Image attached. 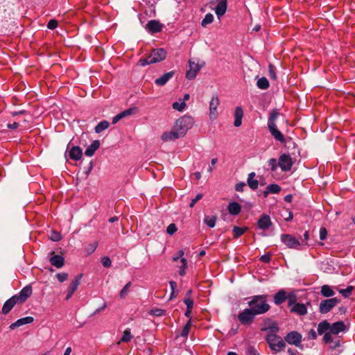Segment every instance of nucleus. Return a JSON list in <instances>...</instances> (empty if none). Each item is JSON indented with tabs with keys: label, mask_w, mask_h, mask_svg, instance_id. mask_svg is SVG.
<instances>
[{
	"label": "nucleus",
	"mask_w": 355,
	"mask_h": 355,
	"mask_svg": "<svg viewBox=\"0 0 355 355\" xmlns=\"http://www.w3.org/2000/svg\"><path fill=\"white\" fill-rule=\"evenodd\" d=\"M97 246H98V243L97 242H94L92 243H90V244L87 245L85 247V250H86V252H87L88 254H91L92 253H93L96 250Z\"/></svg>",
	"instance_id": "48"
},
{
	"label": "nucleus",
	"mask_w": 355,
	"mask_h": 355,
	"mask_svg": "<svg viewBox=\"0 0 355 355\" xmlns=\"http://www.w3.org/2000/svg\"><path fill=\"white\" fill-rule=\"evenodd\" d=\"M346 329V326L345 323L343 321H338L333 323L332 324H330V329L328 333H331V335H337L340 332L345 331Z\"/></svg>",
	"instance_id": "18"
},
{
	"label": "nucleus",
	"mask_w": 355,
	"mask_h": 355,
	"mask_svg": "<svg viewBox=\"0 0 355 355\" xmlns=\"http://www.w3.org/2000/svg\"><path fill=\"white\" fill-rule=\"evenodd\" d=\"M33 289L31 285L24 287L20 292L11 297L3 305L1 312L7 315L16 304H22L31 295Z\"/></svg>",
	"instance_id": "1"
},
{
	"label": "nucleus",
	"mask_w": 355,
	"mask_h": 355,
	"mask_svg": "<svg viewBox=\"0 0 355 355\" xmlns=\"http://www.w3.org/2000/svg\"><path fill=\"white\" fill-rule=\"evenodd\" d=\"M183 136L184 135L180 134V131L177 130L176 126L174 125V126L173 127L172 130L170 132H165L162 135V139L164 141H168L171 140H175Z\"/></svg>",
	"instance_id": "13"
},
{
	"label": "nucleus",
	"mask_w": 355,
	"mask_h": 355,
	"mask_svg": "<svg viewBox=\"0 0 355 355\" xmlns=\"http://www.w3.org/2000/svg\"><path fill=\"white\" fill-rule=\"evenodd\" d=\"M58 26V22L56 19H51L47 24V28L51 30H53Z\"/></svg>",
	"instance_id": "55"
},
{
	"label": "nucleus",
	"mask_w": 355,
	"mask_h": 355,
	"mask_svg": "<svg viewBox=\"0 0 355 355\" xmlns=\"http://www.w3.org/2000/svg\"><path fill=\"white\" fill-rule=\"evenodd\" d=\"M287 293L286 292L281 289L277 291L273 297L274 303L276 305H280L286 300Z\"/></svg>",
	"instance_id": "26"
},
{
	"label": "nucleus",
	"mask_w": 355,
	"mask_h": 355,
	"mask_svg": "<svg viewBox=\"0 0 355 355\" xmlns=\"http://www.w3.org/2000/svg\"><path fill=\"white\" fill-rule=\"evenodd\" d=\"M245 187V184L244 182H240L236 184L235 189L237 191L242 192Z\"/></svg>",
	"instance_id": "64"
},
{
	"label": "nucleus",
	"mask_w": 355,
	"mask_h": 355,
	"mask_svg": "<svg viewBox=\"0 0 355 355\" xmlns=\"http://www.w3.org/2000/svg\"><path fill=\"white\" fill-rule=\"evenodd\" d=\"M284 340L290 345L298 347L302 341V335L296 331H292L286 335Z\"/></svg>",
	"instance_id": "11"
},
{
	"label": "nucleus",
	"mask_w": 355,
	"mask_h": 355,
	"mask_svg": "<svg viewBox=\"0 0 355 355\" xmlns=\"http://www.w3.org/2000/svg\"><path fill=\"white\" fill-rule=\"evenodd\" d=\"M291 313H295L299 315H304L307 313V308L305 304L297 303L294 304L290 309Z\"/></svg>",
	"instance_id": "25"
},
{
	"label": "nucleus",
	"mask_w": 355,
	"mask_h": 355,
	"mask_svg": "<svg viewBox=\"0 0 355 355\" xmlns=\"http://www.w3.org/2000/svg\"><path fill=\"white\" fill-rule=\"evenodd\" d=\"M177 227L175 223H171L166 228V232L169 235H173L177 232Z\"/></svg>",
	"instance_id": "52"
},
{
	"label": "nucleus",
	"mask_w": 355,
	"mask_h": 355,
	"mask_svg": "<svg viewBox=\"0 0 355 355\" xmlns=\"http://www.w3.org/2000/svg\"><path fill=\"white\" fill-rule=\"evenodd\" d=\"M191 292H192L191 290H189L187 292L186 297L184 300V302L187 305V309H191V310L193 309V300L191 297Z\"/></svg>",
	"instance_id": "37"
},
{
	"label": "nucleus",
	"mask_w": 355,
	"mask_h": 355,
	"mask_svg": "<svg viewBox=\"0 0 355 355\" xmlns=\"http://www.w3.org/2000/svg\"><path fill=\"white\" fill-rule=\"evenodd\" d=\"M248 230V228L247 227H240L234 226L233 227V230H232L233 238L238 239L241 235H243Z\"/></svg>",
	"instance_id": "36"
},
{
	"label": "nucleus",
	"mask_w": 355,
	"mask_h": 355,
	"mask_svg": "<svg viewBox=\"0 0 355 355\" xmlns=\"http://www.w3.org/2000/svg\"><path fill=\"white\" fill-rule=\"evenodd\" d=\"M279 113L277 110H273L269 115L268 119V128H270L271 126H275L276 125V120L279 116Z\"/></svg>",
	"instance_id": "34"
},
{
	"label": "nucleus",
	"mask_w": 355,
	"mask_h": 355,
	"mask_svg": "<svg viewBox=\"0 0 355 355\" xmlns=\"http://www.w3.org/2000/svg\"><path fill=\"white\" fill-rule=\"evenodd\" d=\"M276 68L272 64H269L268 66V72H269V76L272 80L277 79V75H276Z\"/></svg>",
	"instance_id": "49"
},
{
	"label": "nucleus",
	"mask_w": 355,
	"mask_h": 355,
	"mask_svg": "<svg viewBox=\"0 0 355 355\" xmlns=\"http://www.w3.org/2000/svg\"><path fill=\"white\" fill-rule=\"evenodd\" d=\"M267 187L270 193H278L281 191V187L277 184H269Z\"/></svg>",
	"instance_id": "47"
},
{
	"label": "nucleus",
	"mask_w": 355,
	"mask_h": 355,
	"mask_svg": "<svg viewBox=\"0 0 355 355\" xmlns=\"http://www.w3.org/2000/svg\"><path fill=\"white\" fill-rule=\"evenodd\" d=\"M100 147V141L98 140L94 141L85 150V154L86 156L92 157L95 151Z\"/></svg>",
	"instance_id": "30"
},
{
	"label": "nucleus",
	"mask_w": 355,
	"mask_h": 355,
	"mask_svg": "<svg viewBox=\"0 0 355 355\" xmlns=\"http://www.w3.org/2000/svg\"><path fill=\"white\" fill-rule=\"evenodd\" d=\"M227 210L230 214L237 216L241 211V206L236 202H232L229 203Z\"/></svg>",
	"instance_id": "28"
},
{
	"label": "nucleus",
	"mask_w": 355,
	"mask_h": 355,
	"mask_svg": "<svg viewBox=\"0 0 355 355\" xmlns=\"http://www.w3.org/2000/svg\"><path fill=\"white\" fill-rule=\"evenodd\" d=\"M307 337L309 340H315L317 338V334L313 329H311L307 334Z\"/></svg>",
	"instance_id": "59"
},
{
	"label": "nucleus",
	"mask_w": 355,
	"mask_h": 355,
	"mask_svg": "<svg viewBox=\"0 0 355 355\" xmlns=\"http://www.w3.org/2000/svg\"><path fill=\"white\" fill-rule=\"evenodd\" d=\"M49 262L57 268H60L64 265V258L62 255L53 254L49 259Z\"/></svg>",
	"instance_id": "24"
},
{
	"label": "nucleus",
	"mask_w": 355,
	"mask_h": 355,
	"mask_svg": "<svg viewBox=\"0 0 355 355\" xmlns=\"http://www.w3.org/2000/svg\"><path fill=\"white\" fill-rule=\"evenodd\" d=\"M266 340L270 349L275 353L283 351L286 347L285 341L277 334H268L266 336Z\"/></svg>",
	"instance_id": "4"
},
{
	"label": "nucleus",
	"mask_w": 355,
	"mask_h": 355,
	"mask_svg": "<svg viewBox=\"0 0 355 355\" xmlns=\"http://www.w3.org/2000/svg\"><path fill=\"white\" fill-rule=\"evenodd\" d=\"M281 241L289 248L296 249L300 245V241L291 234H282Z\"/></svg>",
	"instance_id": "10"
},
{
	"label": "nucleus",
	"mask_w": 355,
	"mask_h": 355,
	"mask_svg": "<svg viewBox=\"0 0 355 355\" xmlns=\"http://www.w3.org/2000/svg\"><path fill=\"white\" fill-rule=\"evenodd\" d=\"M83 155L82 149L79 146H72L68 152L69 159L78 161L80 159Z\"/></svg>",
	"instance_id": "20"
},
{
	"label": "nucleus",
	"mask_w": 355,
	"mask_h": 355,
	"mask_svg": "<svg viewBox=\"0 0 355 355\" xmlns=\"http://www.w3.org/2000/svg\"><path fill=\"white\" fill-rule=\"evenodd\" d=\"M272 225L270 217L267 214H263L257 221L258 227L263 230H268Z\"/></svg>",
	"instance_id": "17"
},
{
	"label": "nucleus",
	"mask_w": 355,
	"mask_h": 355,
	"mask_svg": "<svg viewBox=\"0 0 355 355\" xmlns=\"http://www.w3.org/2000/svg\"><path fill=\"white\" fill-rule=\"evenodd\" d=\"M327 236V230L325 227H322L320 229V240H324L326 239Z\"/></svg>",
	"instance_id": "58"
},
{
	"label": "nucleus",
	"mask_w": 355,
	"mask_h": 355,
	"mask_svg": "<svg viewBox=\"0 0 355 355\" xmlns=\"http://www.w3.org/2000/svg\"><path fill=\"white\" fill-rule=\"evenodd\" d=\"M184 254V252L182 250L178 251L176 255L173 257V261H177L179 259L183 258L182 257Z\"/></svg>",
	"instance_id": "63"
},
{
	"label": "nucleus",
	"mask_w": 355,
	"mask_h": 355,
	"mask_svg": "<svg viewBox=\"0 0 355 355\" xmlns=\"http://www.w3.org/2000/svg\"><path fill=\"white\" fill-rule=\"evenodd\" d=\"M191 327V321L188 320L181 331L180 336L187 338L189 335Z\"/></svg>",
	"instance_id": "42"
},
{
	"label": "nucleus",
	"mask_w": 355,
	"mask_h": 355,
	"mask_svg": "<svg viewBox=\"0 0 355 355\" xmlns=\"http://www.w3.org/2000/svg\"><path fill=\"white\" fill-rule=\"evenodd\" d=\"M61 235L56 232H53L51 236V239L53 241H59L61 239Z\"/></svg>",
	"instance_id": "61"
},
{
	"label": "nucleus",
	"mask_w": 355,
	"mask_h": 355,
	"mask_svg": "<svg viewBox=\"0 0 355 355\" xmlns=\"http://www.w3.org/2000/svg\"><path fill=\"white\" fill-rule=\"evenodd\" d=\"M269 85V82L266 77L259 78L257 82V86L261 89H266Z\"/></svg>",
	"instance_id": "38"
},
{
	"label": "nucleus",
	"mask_w": 355,
	"mask_h": 355,
	"mask_svg": "<svg viewBox=\"0 0 355 355\" xmlns=\"http://www.w3.org/2000/svg\"><path fill=\"white\" fill-rule=\"evenodd\" d=\"M255 175H256V174L254 172H252V173H249L248 180H247L248 186L252 190H256L258 188V185H259L258 181L257 180L254 179Z\"/></svg>",
	"instance_id": "32"
},
{
	"label": "nucleus",
	"mask_w": 355,
	"mask_h": 355,
	"mask_svg": "<svg viewBox=\"0 0 355 355\" xmlns=\"http://www.w3.org/2000/svg\"><path fill=\"white\" fill-rule=\"evenodd\" d=\"M174 74V71H171L169 72L165 73L161 77L157 78L155 80V83L158 86H164L171 78L173 77Z\"/></svg>",
	"instance_id": "23"
},
{
	"label": "nucleus",
	"mask_w": 355,
	"mask_h": 355,
	"mask_svg": "<svg viewBox=\"0 0 355 355\" xmlns=\"http://www.w3.org/2000/svg\"><path fill=\"white\" fill-rule=\"evenodd\" d=\"M152 312L156 316H162L165 314V311L161 309H155Z\"/></svg>",
	"instance_id": "62"
},
{
	"label": "nucleus",
	"mask_w": 355,
	"mask_h": 355,
	"mask_svg": "<svg viewBox=\"0 0 355 355\" xmlns=\"http://www.w3.org/2000/svg\"><path fill=\"white\" fill-rule=\"evenodd\" d=\"M193 125V119L189 116H183L179 118L175 123L177 130L180 134L185 135L188 130L192 128Z\"/></svg>",
	"instance_id": "5"
},
{
	"label": "nucleus",
	"mask_w": 355,
	"mask_h": 355,
	"mask_svg": "<svg viewBox=\"0 0 355 355\" xmlns=\"http://www.w3.org/2000/svg\"><path fill=\"white\" fill-rule=\"evenodd\" d=\"M259 260L261 261H262L263 263H270V261L271 260V254L267 253V254L262 255L260 257Z\"/></svg>",
	"instance_id": "56"
},
{
	"label": "nucleus",
	"mask_w": 355,
	"mask_h": 355,
	"mask_svg": "<svg viewBox=\"0 0 355 355\" xmlns=\"http://www.w3.org/2000/svg\"><path fill=\"white\" fill-rule=\"evenodd\" d=\"M286 300H288V306L292 307L294 304H297V297L294 291L289 292L287 294Z\"/></svg>",
	"instance_id": "35"
},
{
	"label": "nucleus",
	"mask_w": 355,
	"mask_h": 355,
	"mask_svg": "<svg viewBox=\"0 0 355 355\" xmlns=\"http://www.w3.org/2000/svg\"><path fill=\"white\" fill-rule=\"evenodd\" d=\"M340 302V300L337 297L322 300L319 305V311L321 314H326L330 312Z\"/></svg>",
	"instance_id": "7"
},
{
	"label": "nucleus",
	"mask_w": 355,
	"mask_h": 355,
	"mask_svg": "<svg viewBox=\"0 0 355 355\" xmlns=\"http://www.w3.org/2000/svg\"><path fill=\"white\" fill-rule=\"evenodd\" d=\"M219 104L220 101L218 96H213L209 103V116L211 120L217 118L218 112L216 110Z\"/></svg>",
	"instance_id": "14"
},
{
	"label": "nucleus",
	"mask_w": 355,
	"mask_h": 355,
	"mask_svg": "<svg viewBox=\"0 0 355 355\" xmlns=\"http://www.w3.org/2000/svg\"><path fill=\"white\" fill-rule=\"evenodd\" d=\"M354 290V287L353 286H348L346 288L344 289H339L338 292L340 293L344 297L347 298L349 297L352 293V291Z\"/></svg>",
	"instance_id": "40"
},
{
	"label": "nucleus",
	"mask_w": 355,
	"mask_h": 355,
	"mask_svg": "<svg viewBox=\"0 0 355 355\" xmlns=\"http://www.w3.org/2000/svg\"><path fill=\"white\" fill-rule=\"evenodd\" d=\"M146 29L151 34H155L162 31L163 24L157 20H150L146 24Z\"/></svg>",
	"instance_id": "16"
},
{
	"label": "nucleus",
	"mask_w": 355,
	"mask_h": 355,
	"mask_svg": "<svg viewBox=\"0 0 355 355\" xmlns=\"http://www.w3.org/2000/svg\"><path fill=\"white\" fill-rule=\"evenodd\" d=\"M268 164L272 172L275 171L277 168V166H279L277 159L275 158L270 159L268 162Z\"/></svg>",
	"instance_id": "50"
},
{
	"label": "nucleus",
	"mask_w": 355,
	"mask_h": 355,
	"mask_svg": "<svg viewBox=\"0 0 355 355\" xmlns=\"http://www.w3.org/2000/svg\"><path fill=\"white\" fill-rule=\"evenodd\" d=\"M330 323L327 320H323L320 322L318 326V333L320 335L325 334L329 331Z\"/></svg>",
	"instance_id": "31"
},
{
	"label": "nucleus",
	"mask_w": 355,
	"mask_h": 355,
	"mask_svg": "<svg viewBox=\"0 0 355 355\" xmlns=\"http://www.w3.org/2000/svg\"><path fill=\"white\" fill-rule=\"evenodd\" d=\"M217 217L216 216H207L205 218V223L209 227H214L216 225Z\"/></svg>",
	"instance_id": "41"
},
{
	"label": "nucleus",
	"mask_w": 355,
	"mask_h": 355,
	"mask_svg": "<svg viewBox=\"0 0 355 355\" xmlns=\"http://www.w3.org/2000/svg\"><path fill=\"white\" fill-rule=\"evenodd\" d=\"M268 330L270 331L269 334H277V333L279 331V327H278V325L275 323L273 324L272 325H271L269 328H268Z\"/></svg>",
	"instance_id": "60"
},
{
	"label": "nucleus",
	"mask_w": 355,
	"mask_h": 355,
	"mask_svg": "<svg viewBox=\"0 0 355 355\" xmlns=\"http://www.w3.org/2000/svg\"><path fill=\"white\" fill-rule=\"evenodd\" d=\"M278 164L283 171H289L293 166V162L290 155L282 154L279 156Z\"/></svg>",
	"instance_id": "8"
},
{
	"label": "nucleus",
	"mask_w": 355,
	"mask_h": 355,
	"mask_svg": "<svg viewBox=\"0 0 355 355\" xmlns=\"http://www.w3.org/2000/svg\"><path fill=\"white\" fill-rule=\"evenodd\" d=\"M321 295L324 297H333L335 295V292L332 288L329 285H323L320 290Z\"/></svg>",
	"instance_id": "33"
},
{
	"label": "nucleus",
	"mask_w": 355,
	"mask_h": 355,
	"mask_svg": "<svg viewBox=\"0 0 355 355\" xmlns=\"http://www.w3.org/2000/svg\"><path fill=\"white\" fill-rule=\"evenodd\" d=\"M323 341L325 344L329 345L332 349H336L340 345V340L338 337H334L331 333H326L323 337Z\"/></svg>",
	"instance_id": "12"
},
{
	"label": "nucleus",
	"mask_w": 355,
	"mask_h": 355,
	"mask_svg": "<svg viewBox=\"0 0 355 355\" xmlns=\"http://www.w3.org/2000/svg\"><path fill=\"white\" fill-rule=\"evenodd\" d=\"M180 262L182 265L180 266L179 275L184 276L186 274V270L187 268V260L185 258H182Z\"/></svg>",
	"instance_id": "45"
},
{
	"label": "nucleus",
	"mask_w": 355,
	"mask_h": 355,
	"mask_svg": "<svg viewBox=\"0 0 355 355\" xmlns=\"http://www.w3.org/2000/svg\"><path fill=\"white\" fill-rule=\"evenodd\" d=\"M189 63L190 69L187 71L186 78L188 80H193L196 77L198 73L200 70V67L198 64H196L191 60H189Z\"/></svg>",
	"instance_id": "15"
},
{
	"label": "nucleus",
	"mask_w": 355,
	"mask_h": 355,
	"mask_svg": "<svg viewBox=\"0 0 355 355\" xmlns=\"http://www.w3.org/2000/svg\"><path fill=\"white\" fill-rule=\"evenodd\" d=\"M110 123L108 121L104 120L101 121L98 125L95 127L94 130L96 133H100L103 130H106L109 128Z\"/></svg>",
	"instance_id": "39"
},
{
	"label": "nucleus",
	"mask_w": 355,
	"mask_h": 355,
	"mask_svg": "<svg viewBox=\"0 0 355 355\" xmlns=\"http://www.w3.org/2000/svg\"><path fill=\"white\" fill-rule=\"evenodd\" d=\"M166 51L162 48L154 49L148 56L141 58L137 64L144 67L150 64L159 62L166 59Z\"/></svg>",
	"instance_id": "3"
},
{
	"label": "nucleus",
	"mask_w": 355,
	"mask_h": 355,
	"mask_svg": "<svg viewBox=\"0 0 355 355\" xmlns=\"http://www.w3.org/2000/svg\"><path fill=\"white\" fill-rule=\"evenodd\" d=\"M101 263L105 268H110L112 265V261L108 257H103L101 259Z\"/></svg>",
	"instance_id": "54"
},
{
	"label": "nucleus",
	"mask_w": 355,
	"mask_h": 355,
	"mask_svg": "<svg viewBox=\"0 0 355 355\" xmlns=\"http://www.w3.org/2000/svg\"><path fill=\"white\" fill-rule=\"evenodd\" d=\"M243 116V110L241 107L238 106L236 107L234 111V125L235 127H239L242 123V118Z\"/></svg>",
	"instance_id": "29"
},
{
	"label": "nucleus",
	"mask_w": 355,
	"mask_h": 355,
	"mask_svg": "<svg viewBox=\"0 0 355 355\" xmlns=\"http://www.w3.org/2000/svg\"><path fill=\"white\" fill-rule=\"evenodd\" d=\"M132 285L130 282H128L125 286L121 290L119 296L121 298H125L130 292V288Z\"/></svg>",
	"instance_id": "44"
},
{
	"label": "nucleus",
	"mask_w": 355,
	"mask_h": 355,
	"mask_svg": "<svg viewBox=\"0 0 355 355\" xmlns=\"http://www.w3.org/2000/svg\"><path fill=\"white\" fill-rule=\"evenodd\" d=\"M33 320H34L33 318L31 317V316H27V317H25L23 318H20V319L17 320L16 322H15L14 323L11 324L10 325V329H14L19 327L20 326H22L24 324H30L33 322Z\"/></svg>",
	"instance_id": "27"
},
{
	"label": "nucleus",
	"mask_w": 355,
	"mask_h": 355,
	"mask_svg": "<svg viewBox=\"0 0 355 355\" xmlns=\"http://www.w3.org/2000/svg\"><path fill=\"white\" fill-rule=\"evenodd\" d=\"M227 8V0H218L215 8V12L218 18L222 17L226 12Z\"/></svg>",
	"instance_id": "22"
},
{
	"label": "nucleus",
	"mask_w": 355,
	"mask_h": 355,
	"mask_svg": "<svg viewBox=\"0 0 355 355\" xmlns=\"http://www.w3.org/2000/svg\"><path fill=\"white\" fill-rule=\"evenodd\" d=\"M186 107V103L184 101H182L180 103L179 102H174L172 105V107L174 110H178V111H182L184 107Z\"/></svg>",
	"instance_id": "51"
},
{
	"label": "nucleus",
	"mask_w": 355,
	"mask_h": 355,
	"mask_svg": "<svg viewBox=\"0 0 355 355\" xmlns=\"http://www.w3.org/2000/svg\"><path fill=\"white\" fill-rule=\"evenodd\" d=\"M214 21V16L211 13H207L205 18L202 20L201 25L205 27L207 24L212 23Z\"/></svg>",
	"instance_id": "46"
},
{
	"label": "nucleus",
	"mask_w": 355,
	"mask_h": 355,
	"mask_svg": "<svg viewBox=\"0 0 355 355\" xmlns=\"http://www.w3.org/2000/svg\"><path fill=\"white\" fill-rule=\"evenodd\" d=\"M132 338V336L131 334L130 329H126L123 331V334L120 340V342L128 343V342L130 341Z\"/></svg>",
	"instance_id": "43"
},
{
	"label": "nucleus",
	"mask_w": 355,
	"mask_h": 355,
	"mask_svg": "<svg viewBox=\"0 0 355 355\" xmlns=\"http://www.w3.org/2000/svg\"><path fill=\"white\" fill-rule=\"evenodd\" d=\"M83 275L82 273L78 274L70 283L67 290V296L65 297L66 300H69L77 290L78 286L80 284V281L83 278Z\"/></svg>",
	"instance_id": "9"
},
{
	"label": "nucleus",
	"mask_w": 355,
	"mask_h": 355,
	"mask_svg": "<svg viewBox=\"0 0 355 355\" xmlns=\"http://www.w3.org/2000/svg\"><path fill=\"white\" fill-rule=\"evenodd\" d=\"M256 314L249 307L243 309L238 315V320L243 325H250L253 323Z\"/></svg>",
	"instance_id": "6"
},
{
	"label": "nucleus",
	"mask_w": 355,
	"mask_h": 355,
	"mask_svg": "<svg viewBox=\"0 0 355 355\" xmlns=\"http://www.w3.org/2000/svg\"><path fill=\"white\" fill-rule=\"evenodd\" d=\"M268 130L276 141H279L282 144L286 143L284 135L278 130L277 125L271 126L270 128H268Z\"/></svg>",
	"instance_id": "21"
},
{
	"label": "nucleus",
	"mask_w": 355,
	"mask_h": 355,
	"mask_svg": "<svg viewBox=\"0 0 355 355\" xmlns=\"http://www.w3.org/2000/svg\"><path fill=\"white\" fill-rule=\"evenodd\" d=\"M248 305L257 315L264 314L270 309V305L268 303V295L252 296Z\"/></svg>",
	"instance_id": "2"
},
{
	"label": "nucleus",
	"mask_w": 355,
	"mask_h": 355,
	"mask_svg": "<svg viewBox=\"0 0 355 355\" xmlns=\"http://www.w3.org/2000/svg\"><path fill=\"white\" fill-rule=\"evenodd\" d=\"M136 110H137L136 107H130L129 109H127V110L119 113L114 117H113L112 123L113 124L116 123L121 119H122L126 116H130V115L133 114L134 113H135Z\"/></svg>",
	"instance_id": "19"
},
{
	"label": "nucleus",
	"mask_w": 355,
	"mask_h": 355,
	"mask_svg": "<svg viewBox=\"0 0 355 355\" xmlns=\"http://www.w3.org/2000/svg\"><path fill=\"white\" fill-rule=\"evenodd\" d=\"M68 276L67 272H60L56 275V278L60 282H64L68 279Z\"/></svg>",
	"instance_id": "53"
},
{
	"label": "nucleus",
	"mask_w": 355,
	"mask_h": 355,
	"mask_svg": "<svg viewBox=\"0 0 355 355\" xmlns=\"http://www.w3.org/2000/svg\"><path fill=\"white\" fill-rule=\"evenodd\" d=\"M202 198V193H198L196 195V196L195 197V198L192 199L190 204H189V207H193L195 204L200 200H201Z\"/></svg>",
	"instance_id": "57"
}]
</instances>
